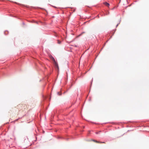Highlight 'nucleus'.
I'll list each match as a JSON object with an SVG mask.
<instances>
[{"mask_svg": "<svg viewBox=\"0 0 149 149\" xmlns=\"http://www.w3.org/2000/svg\"><path fill=\"white\" fill-rule=\"evenodd\" d=\"M50 58L54 62V63L55 65V66L57 68H58V65L57 64V63L56 61L55 60L54 58L52 56L50 55Z\"/></svg>", "mask_w": 149, "mask_h": 149, "instance_id": "obj_1", "label": "nucleus"}, {"mask_svg": "<svg viewBox=\"0 0 149 149\" xmlns=\"http://www.w3.org/2000/svg\"><path fill=\"white\" fill-rule=\"evenodd\" d=\"M120 21H121V20H120V22H119V23H118V24H117V25H116V27L118 26V24H120Z\"/></svg>", "mask_w": 149, "mask_h": 149, "instance_id": "obj_7", "label": "nucleus"}, {"mask_svg": "<svg viewBox=\"0 0 149 149\" xmlns=\"http://www.w3.org/2000/svg\"><path fill=\"white\" fill-rule=\"evenodd\" d=\"M57 94L58 95H61L62 94L61 93H60L59 92H57Z\"/></svg>", "mask_w": 149, "mask_h": 149, "instance_id": "obj_4", "label": "nucleus"}, {"mask_svg": "<svg viewBox=\"0 0 149 149\" xmlns=\"http://www.w3.org/2000/svg\"><path fill=\"white\" fill-rule=\"evenodd\" d=\"M85 33V32H82V33H81V34H83V33Z\"/></svg>", "mask_w": 149, "mask_h": 149, "instance_id": "obj_8", "label": "nucleus"}, {"mask_svg": "<svg viewBox=\"0 0 149 149\" xmlns=\"http://www.w3.org/2000/svg\"><path fill=\"white\" fill-rule=\"evenodd\" d=\"M6 31H4V34H6Z\"/></svg>", "mask_w": 149, "mask_h": 149, "instance_id": "obj_9", "label": "nucleus"}, {"mask_svg": "<svg viewBox=\"0 0 149 149\" xmlns=\"http://www.w3.org/2000/svg\"><path fill=\"white\" fill-rule=\"evenodd\" d=\"M61 41H60L59 40H58V44H60L61 43Z\"/></svg>", "mask_w": 149, "mask_h": 149, "instance_id": "obj_5", "label": "nucleus"}, {"mask_svg": "<svg viewBox=\"0 0 149 149\" xmlns=\"http://www.w3.org/2000/svg\"><path fill=\"white\" fill-rule=\"evenodd\" d=\"M92 141H93L95 142H96L97 143H104V142H99V141H96L95 140H92Z\"/></svg>", "mask_w": 149, "mask_h": 149, "instance_id": "obj_3", "label": "nucleus"}, {"mask_svg": "<svg viewBox=\"0 0 149 149\" xmlns=\"http://www.w3.org/2000/svg\"><path fill=\"white\" fill-rule=\"evenodd\" d=\"M104 4L107 6H109V4L107 2H105L104 3Z\"/></svg>", "mask_w": 149, "mask_h": 149, "instance_id": "obj_2", "label": "nucleus"}, {"mask_svg": "<svg viewBox=\"0 0 149 149\" xmlns=\"http://www.w3.org/2000/svg\"><path fill=\"white\" fill-rule=\"evenodd\" d=\"M109 12H106V15H108V14H109Z\"/></svg>", "mask_w": 149, "mask_h": 149, "instance_id": "obj_6", "label": "nucleus"}, {"mask_svg": "<svg viewBox=\"0 0 149 149\" xmlns=\"http://www.w3.org/2000/svg\"><path fill=\"white\" fill-rule=\"evenodd\" d=\"M95 133L96 134H98V132H96Z\"/></svg>", "mask_w": 149, "mask_h": 149, "instance_id": "obj_10", "label": "nucleus"}]
</instances>
